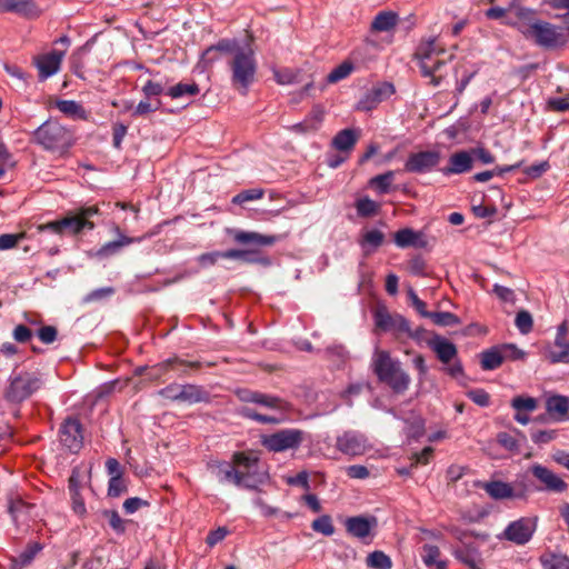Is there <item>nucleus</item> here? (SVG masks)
Listing matches in <instances>:
<instances>
[{
	"label": "nucleus",
	"instance_id": "nucleus-1",
	"mask_svg": "<svg viewBox=\"0 0 569 569\" xmlns=\"http://www.w3.org/2000/svg\"><path fill=\"white\" fill-rule=\"evenodd\" d=\"M231 86L242 96H246L250 86L254 82L257 73V60L250 46L239 49L228 62Z\"/></svg>",
	"mask_w": 569,
	"mask_h": 569
},
{
	"label": "nucleus",
	"instance_id": "nucleus-2",
	"mask_svg": "<svg viewBox=\"0 0 569 569\" xmlns=\"http://www.w3.org/2000/svg\"><path fill=\"white\" fill-rule=\"evenodd\" d=\"M43 386L42 375L38 370H13L9 385L4 389V400L10 405H21L30 399Z\"/></svg>",
	"mask_w": 569,
	"mask_h": 569
},
{
	"label": "nucleus",
	"instance_id": "nucleus-3",
	"mask_svg": "<svg viewBox=\"0 0 569 569\" xmlns=\"http://www.w3.org/2000/svg\"><path fill=\"white\" fill-rule=\"evenodd\" d=\"M98 213L99 209L97 206L81 207L74 214L43 224L41 230L57 234H62L64 231L71 234H78L84 229H94V223L90 219Z\"/></svg>",
	"mask_w": 569,
	"mask_h": 569
},
{
	"label": "nucleus",
	"instance_id": "nucleus-4",
	"mask_svg": "<svg viewBox=\"0 0 569 569\" xmlns=\"http://www.w3.org/2000/svg\"><path fill=\"white\" fill-rule=\"evenodd\" d=\"M34 141L46 150L64 151L72 144L70 132L57 121H44L33 131Z\"/></svg>",
	"mask_w": 569,
	"mask_h": 569
},
{
	"label": "nucleus",
	"instance_id": "nucleus-5",
	"mask_svg": "<svg viewBox=\"0 0 569 569\" xmlns=\"http://www.w3.org/2000/svg\"><path fill=\"white\" fill-rule=\"evenodd\" d=\"M380 382L387 385L396 393L408 389L410 378L393 358H377L372 365Z\"/></svg>",
	"mask_w": 569,
	"mask_h": 569
},
{
	"label": "nucleus",
	"instance_id": "nucleus-6",
	"mask_svg": "<svg viewBox=\"0 0 569 569\" xmlns=\"http://www.w3.org/2000/svg\"><path fill=\"white\" fill-rule=\"evenodd\" d=\"M533 30L528 39L532 40L538 47L546 50H558L566 47L569 40V27L565 28L551 22L540 20L532 27Z\"/></svg>",
	"mask_w": 569,
	"mask_h": 569
},
{
	"label": "nucleus",
	"instance_id": "nucleus-7",
	"mask_svg": "<svg viewBox=\"0 0 569 569\" xmlns=\"http://www.w3.org/2000/svg\"><path fill=\"white\" fill-rule=\"evenodd\" d=\"M375 325L378 329L385 332H392L396 335L406 333L409 337L419 340L421 335H425L423 329L411 331L410 322L401 315H391L387 308H378L373 313Z\"/></svg>",
	"mask_w": 569,
	"mask_h": 569
},
{
	"label": "nucleus",
	"instance_id": "nucleus-8",
	"mask_svg": "<svg viewBox=\"0 0 569 569\" xmlns=\"http://www.w3.org/2000/svg\"><path fill=\"white\" fill-rule=\"evenodd\" d=\"M456 539L459 543L453 547L452 553L457 560L468 566L470 569H481L482 559L479 551V545L467 531L456 530Z\"/></svg>",
	"mask_w": 569,
	"mask_h": 569
},
{
	"label": "nucleus",
	"instance_id": "nucleus-9",
	"mask_svg": "<svg viewBox=\"0 0 569 569\" xmlns=\"http://www.w3.org/2000/svg\"><path fill=\"white\" fill-rule=\"evenodd\" d=\"M528 471L536 479L538 485L536 491L561 495L567 492L568 483L555 471L540 463H533Z\"/></svg>",
	"mask_w": 569,
	"mask_h": 569
},
{
	"label": "nucleus",
	"instance_id": "nucleus-10",
	"mask_svg": "<svg viewBox=\"0 0 569 569\" xmlns=\"http://www.w3.org/2000/svg\"><path fill=\"white\" fill-rule=\"evenodd\" d=\"M303 440V431L299 429H282L271 435L263 436L261 443L271 452H282L299 448Z\"/></svg>",
	"mask_w": 569,
	"mask_h": 569
},
{
	"label": "nucleus",
	"instance_id": "nucleus-11",
	"mask_svg": "<svg viewBox=\"0 0 569 569\" xmlns=\"http://www.w3.org/2000/svg\"><path fill=\"white\" fill-rule=\"evenodd\" d=\"M232 462L237 466V469L243 472L244 481L242 487L248 489H254L258 485L262 483L266 473L259 471V459L246 452H236L232 458Z\"/></svg>",
	"mask_w": 569,
	"mask_h": 569
},
{
	"label": "nucleus",
	"instance_id": "nucleus-12",
	"mask_svg": "<svg viewBox=\"0 0 569 569\" xmlns=\"http://www.w3.org/2000/svg\"><path fill=\"white\" fill-rule=\"evenodd\" d=\"M343 525L350 537L368 545L375 537L378 520L375 516H352L348 517Z\"/></svg>",
	"mask_w": 569,
	"mask_h": 569
},
{
	"label": "nucleus",
	"instance_id": "nucleus-13",
	"mask_svg": "<svg viewBox=\"0 0 569 569\" xmlns=\"http://www.w3.org/2000/svg\"><path fill=\"white\" fill-rule=\"evenodd\" d=\"M395 92L396 89L391 82H378L362 94L357 102L356 109L366 112L371 111L382 101L389 99Z\"/></svg>",
	"mask_w": 569,
	"mask_h": 569
},
{
	"label": "nucleus",
	"instance_id": "nucleus-14",
	"mask_svg": "<svg viewBox=\"0 0 569 569\" xmlns=\"http://www.w3.org/2000/svg\"><path fill=\"white\" fill-rule=\"evenodd\" d=\"M60 442L71 452H78L83 445L82 425L77 418H67L59 429Z\"/></svg>",
	"mask_w": 569,
	"mask_h": 569
},
{
	"label": "nucleus",
	"instance_id": "nucleus-15",
	"mask_svg": "<svg viewBox=\"0 0 569 569\" xmlns=\"http://www.w3.org/2000/svg\"><path fill=\"white\" fill-rule=\"evenodd\" d=\"M536 530V522L531 518H520L510 522L503 530L501 538L509 540L516 545H526Z\"/></svg>",
	"mask_w": 569,
	"mask_h": 569
},
{
	"label": "nucleus",
	"instance_id": "nucleus-16",
	"mask_svg": "<svg viewBox=\"0 0 569 569\" xmlns=\"http://www.w3.org/2000/svg\"><path fill=\"white\" fill-rule=\"evenodd\" d=\"M440 162L438 151L427 150L409 154L405 162V170L410 173H427L432 171Z\"/></svg>",
	"mask_w": 569,
	"mask_h": 569
},
{
	"label": "nucleus",
	"instance_id": "nucleus-17",
	"mask_svg": "<svg viewBox=\"0 0 569 569\" xmlns=\"http://www.w3.org/2000/svg\"><path fill=\"white\" fill-rule=\"evenodd\" d=\"M337 449L347 456H361L363 455L369 446L367 438L356 431H346L337 438Z\"/></svg>",
	"mask_w": 569,
	"mask_h": 569
},
{
	"label": "nucleus",
	"instance_id": "nucleus-18",
	"mask_svg": "<svg viewBox=\"0 0 569 569\" xmlns=\"http://www.w3.org/2000/svg\"><path fill=\"white\" fill-rule=\"evenodd\" d=\"M66 56V50H52L34 58V64L39 71V80L44 81L54 76L59 70Z\"/></svg>",
	"mask_w": 569,
	"mask_h": 569
},
{
	"label": "nucleus",
	"instance_id": "nucleus-19",
	"mask_svg": "<svg viewBox=\"0 0 569 569\" xmlns=\"http://www.w3.org/2000/svg\"><path fill=\"white\" fill-rule=\"evenodd\" d=\"M36 509L34 503L27 502L19 496L9 499L8 511L17 526H28L37 516Z\"/></svg>",
	"mask_w": 569,
	"mask_h": 569
},
{
	"label": "nucleus",
	"instance_id": "nucleus-20",
	"mask_svg": "<svg viewBox=\"0 0 569 569\" xmlns=\"http://www.w3.org/2000/svg\"><path fill=\"white\" fill-rule=\"evenodd\" d=\"M236 39H220L216 44L208 47L201 54L200 63L204 69L211 67L217 60V52L230 53L234 57V52L242 49Z\"/></svg>",
	"mask_w": 569,
	"mask_h": 569
},
{
	"label": "nucleus",
	"instance_id": "nucleus-21",
	"mask_svg": "<svg viewBox=\"0 0 569 569\" xmlns=\"http://www.w3.org/2000/svg\"><path fill=\"white\" fill-rule=\"evenodd\" d=\"M113 230L117 233L118 239L113 240V241H109V242L104 243L101 248H99L97 251V256L99 258H108V257L114 256V254L119 253L124 247L130 246L136 242H140L142 240V238H140V237L133 238V237H128V236L123 234L121 232L120 228L117 226L114 227Z\"/></svg>",
	"mask_w": 569,
	"mask_h": 569
},
{
	"label": "nucleus",
	"instance_id": "nucleus-22",
	"mask_svg": "<svg viewBox=\"0 0 569 569\" xmlns=\"http://www.w3.org/2000/svg\"><path fill=\"white\" fill-rule=\"evenodd\" d=\"M393 241L397 247L405 249V248H426L427 247V240L425 238L423 232L416 231L411 228H403L395 232L393 234Z\"/></svg>",
	"mask_w": 569,
	"mask_h": 569
},
{
	"label": "nucleus",
	"instance_id": "nucleus-23",
	"mask_svg": "<svg viewBox=\"0 0 569 569\" xmlns=\"http://www.w3.org/2000/svg\"><path fill=\"white\" fill-rule=\"evenodd\" d=\"M419 343L426 342L427 346L436 353V356H456L457 349L456 346L449 341L447 338H443L438 335H431L425 330V335L420 336V339L417 340Z\"/></svg>",
	"mask_w": 569,
	"mask_h": 569
},
{
	"label": "nucleus",
	"instance_id": "nucleus-24",
	"mask_svg": "<svg viewBox=\"0 0 569 569\" xmlns=\"http://www.w3.org/2000/svg\"><path fill=\"white\" fill-rule=\"evenodd\" d=\"M472 157L468 151H459L449 158V166L441 169L445 176L460 174L472 169Z\"/></svg>",
	"mask_w": 569,
	"mask_h": 569
},
{
	"label": "nucleus",
	"instance_id": "nucleus-25",
	"mask_svg": "<svg viewBox=\"0 0 569 569\" xmlns=\"http://www.w3.org/2000/svg\"><path fill=\"white\" fill-rule=\"evenodd\" d=\"M14 12L24 17H37L39 10L32 0H0V13Z\"/></svg>",
	"mask_w": 569,
	"mask_h": 569
},
{
	"label": "nucleus",
	"instance_id": "nucleus-26",
	"mask_svg": "<svg viewBox=\"0 0 569 569\" xmlns=\"http://www.w3.org/2000/svg\"><path fill=\"white\" fill-rule=\"evenodd\" d=\"M420 557L428 569H448L447 559L442 558L439 547L435 545L423 543Z\"/></svg>",
	"mask_w": 569,
	"mask_h": 569
},
{
	"label": "nucleus",
	"instance_id": "nucleus-27",
	"mask_svg": "<svg viewBox=\"0 0 569 569\" xmlns=\"http://www.w3.org/2000/svg\"><path fill=\"white\" fill-rule=\"evenodd\" d=\"M385 242V233L378 229L365 230L358 243L365 256L375 253Z\"/></svg>",
	"mask_w": 569,
	"mask_h": 569
},
{
	"label": "nucleus",
	"instance_id": "nucleus-28",
	"mask_svg": "<svg viewBox=\"0 0 569 569\" xmlns=\"http://www.w3.org/2000/svg\"><path fill=\"white\" fill-rule=\"evenodd\" d=\"M445 48L438 44L437 37H430L420 42L416 50L415 59L418 60L420 64L423 63V61H431L433 57H438L445 53Z\"/></svg>",
	"mask_w": 569,
	"mask_h": 569
},
{
	"label": "nucleus",
	"instance_id": "nucleus-29",
	"mask_svg": "<svg viewBox=\"0 0 569 569\" xmlns=\"http://www.w3.org/2000/svg\"><path fill=\"white\" fill-rule=\"evenodd\" d=\"M210 395L202 387L196 385H181L178 402L188 405L208 402Z\"/></svg>",
	"mask_w": 569,
	"mask_h": 569
},
{
	"label": "nucleus",
	"instance_id": "nucleus-30",
	"mask_svg": "<svg viewBox=\"0 0 569 569\" xmlns=\"http://www.w3.org/2000/svg\"><path fill=\"white\" fill-rule=\"evenodd\" d=\"M220 482H231L236 486H242L244 481L243 472L237 469V466L229 462H220L217 472Z\"/></svg>",
	"mask_w": 569,
	"mask_h": 569
},
{
	"label": "nucleus",
	"instance_id": "nucleus-31",
	"mask_svg": "<svg viewBox=\"0 0 569 569\" xmlns=\"http://www.w3.org/2000/svg\"><path fill=\"white\" fill-rule=\"evenodd\" d=\"M234 240L242 244L253 243L257 246H272L277 241V237L250 231H237Z\"/></svg>",
	"mask_w": 569,
	"mask_h": 569
},
{
	"label": "nucleus",
	"instance_id": "nucleus-32",
	"mask_svg": "<svg viewBox=\"0 0 569 569\" xmlns=\"http://www.w3.org/2000/svg\"><path fill=\"white\" fill-rule=\"evenodd\" d=\"M358 140V133L355 129L347 128L340 130L332 139V147L339 151H350Z\"/></svg>",
	"mask_w": 569,
	"mask_h": 569
},
{
	"label": "nucleus",
	"instance_id": "nucleus-33",
	"mask_svg": "<svg viewBox=\"0 0 569 569\" xmlns=\"http://www.w3.org/2000/svg\"><path fill=\"white\" fill-rule=\"evenodd\" d=\"M399 20L393 11H380L371 22V29L378 32H388L395 29Z\"/></svg>",
	"mask_w": 569,
	"mask_h": 569
},
{
	"label": "nucleus",
	"instance_id": "nucleus-34",
	"mask_svg": "<svg viewBox=\"0 0 569 569\" xmlns=\"http://www.w3.org/2000/svg\"><path fill=\"white\" fill-rule=\"evenodd\" d=\"M485 491L496 500L513 499V492L511 490V483L503 482L500 480L485 482L482 485Z\"/></svg>",
	"mask_w": 569,
	"mask_h": 569
},
{
	"label": "nucleus",
	"instance_id": "nucleus-35",
	"mask_svg": "<svg viewBox=\"0 0 569 569\" xmlns=\"http://www.w3.org/2000/svg\"><path fill=\"white\" fill-rule=\"evenodd\" d=\"M546 410L557 420H562L569 410L568 398L563 396H551L546 400Z\"/></svg>",
	"mask_w": 569,
	"mask_h": 569
},
{
	"label": "nucleus",
	"instance_id": "nucleus-36",
	"mask_svg": "<svg viewBox=\"0 0 569 569\" xmlns=\"http://www.w3.org/2000/svg\"><path fill=\"white\" fill-rule=\"evenodd\" d=\"M323 119V111L320 107H316L312 109L311 113L301 122L296 123L293 126V129L297 132H309V131H316L319 129L320 123Z\"/></svg>",
	"mask_w": 569,
	"mask_h": 569
},
{
	"label": "nucleus",
	"instance_id": "nucleus-37",
	"mask_svg": "<svg viewBox=\"0 0 569 569\" xmlns=\"http://www.w3.org/2000/svg\"><path fill=\"white\" fill-rule=\"evenodd\" d=\"M90 482V470L82 467H74L69 477V491H79Z\"/></svg>",
	"mask_w": 569,
	"mask_h": 569
},
{
	"label": "nucleus",
	"instance_id": "nucleus-38",
	"mask_svg": "<svg viewBox=\"0 0 569 569\" xmlns=\"http://www.w3.org/2000/svg\"><path fill=\"white\" fill-rule=\"evenodd\" d=\"M200 92V88L196 82L177 83L167 89L166 94L171 99H180L184 97H194Z\"/></svg>",
	"mask_w": 569,
	"mask_h": 569
},
{
	"label": "nucleus",
	"instance_id": "nucleus-39",
	"mask_svg": "<svg viewBox=\"0 0 569 569\" xmlns=\"http://www.w3.org/2000/svg\"><path fill=\"white\" fill-rule=\"evenodd\" d=\"M440 370L445 371L459 382H463L465 373L459 358H439Z\"/></svg>",
	"mask_w": 569,
	"mask_h": 569
},
{
	"label": "nucleus",
	"instance_id": "nucleus-40",
	"mask_svg": "<svg viewBox=\"0 0 569 569\" xmlns=\"http://www.w3.org/2000/svg\"><path fill=\"white\" fill-rule=\"evenodd\" d=\"M393 179L395 172L389 170L385 173L372 177L369 180V186L375 188L379 194H386L391 190Z\"/></svg>",
	"mask_w": 569,
	"mask_h": 569
},
{
	"label": "nucleus",
	"instance_id": "nucleus-41",
	"mask_svg": "<svg viewBox=\"0 0 569 569\" xmlns=\"http://www.w3.org/2000/svg\"><path fill=\"white\" fill-rule=\"evenodd\" d=\"M513 499L528 500L529 496L536 490L526 476L518 477L511 482Z\"/></svg>",
	"mask_w": 569,
	"mask_h": 569
},
{
	"label": "nucleus",
	"instance_id": "nucleus-42",
	"mask_svg": "<svg viewBox=\"0 0 569 569\" xmlns=\"http://www.w3.org/2000/svg\"><path fill=\"white\" fill-rule=\"evenodd\" d=\"M442 64H445L443 60H435L432 63H430V61H423V63L419 64L421 76L429 78L433 87H438L441 83L442 78L435 76V73L440 70Z\"/></svg>",
	"mask_w": 569,
	"mask_h": 569
},
{
	"label": "nucleus",
	"instance_id": "nucleus-43",
	"mask_svg": "<svg viewBox=\"0 0 569 569\" xmlns=\"http://www.w3.org/2000/svg\"><path fill=\"white\" fill-rule=\"evenodd\" d=\"M57 108L66 116L78 119L86 118V111L83 107L74 100H59L57 101Z\"/></svg>",
	"mask_w": 569,
	"mask_h": 569
},
{
	"label": "nucleus",
	"instance_id": "nucleus-44",
	"mask_svg": "<svg viewBox=\"0 0 569 569\" xmlns=\"http://www.w3.org/2000/svg\"><path fill=\"white\" fill-rule=\"evenodd\" d=\"M357 214L362 218L376 216L379 211V204L369 197H362L356 201Z\"/></svg>",
	"mask_w": 569,
	"mask_h": 569
},
{
	"label": "nucleus",
	"instance_id": "nucleus-45",
	"mask_svg": "<svg viewBox=\"0 0 569 569\" xmlns=\"http://www.w3.org/2000/svg\"><path fill=\"white\" fill-rule=\"evenodd\" d=\"M366 563L372 569H390L392 567L390 557L379 550L369 553Z\"/></svg>",
	"mask_w": 569,
	"mask_h": 569
},
{
	"label": "nucleus",
	"instance_id": "nucleus-46",
	"mask_svg": "<svg viewBox=\"0 0 569 569\" xmlns=\"http://www.w3.org/2000/svg\"><path fill=\"white\" fill-rule=\"evenodd\" d=\"M543 569H569V558L562 555H543L541 558Z\"/></svg>",
	"mask_w": 569,
	"mask_h": 569
},
{
	"label": "nucleus",
	"instance_id": "nucleus-47",
	"mask_svg": "<svg viewBox=\"0 0 569 569\" xmlns=\"http://www.w3.org/2000/svg\"><path fill=\"white\" fill-rule=\"evenodd\" d=\"M251 399H252L253 403H258V405L271 408V409L283 410V409H286V405H287L282 399H280L278 397L261 393V392H257V395H253Z\"/></svg>",
	"mask_w": 569,
	"mask_h": 569
},
{
	"label": "nucleus",
	"instance_id": "nucleus-48",
	"mask_svg": "<svg viewBox=\"0 0 569 569\" xmlns=\"http://www.w3.org/2000/svg\"><path fill=\"white\" fill-rule=\"evenodd\" d=\"M477 356H525V352L519 350L515 345H502L486 349Z\"/></svg>",
	"mask_w": 569,
	"mask_h": 569
},
{
	"label": "nucleus",
	"instance_id": "nucleus-49",
	"mask_svg": "<svg viewBox=\"0 0 569 569\" xmlns=\"http://www.w3.org/2000/svg\"><path fill=\"white\" fill-rule=\"evenodd\" d=\"M353 69L355 67L350 61H343L330 71V73L327 76V82H339L340 80L346 79L353 71Z\"/></svg>",
	"mask_w": 569,
	"mask_h": 569
},
{
	"label": "nucleus",
	"instance_id": "nucleus-50",
	"mask_svg": "<svg viewBox=\"0 0 569 569\" xmlns=\"http://www.w3.org/2000/svg\"><path fill=\"white\" fill-rule=\"evenodd\" d=\"M430 320L439 327H452L460 323V319L449 311H433Z\"/></svg>",
	"mask_w": 569,
	"mask_h": 569
},
{
	"label": "nucleus",
	"instance_id": "nucleus-51",
	"mask_svg": "<svg viewBox=\"0 0 569 569\" xmlns=\"http://www.w3.org/2000/svg\"><path fill=\"white\" fill-rule=\"evenodd\" d=\"M160 99L149 100L144 98L141 100L132 111V117H141L158 111L161 108Z\"/></svg>",
	"mask_w": 569,
	"mask_h": 569
},
{
	"label": "nucleus",
	"instance_id": "nucleus-52",
	"mask_svg": "<svg viewBox=\"0 0 569 569\" xmlns=\"http://www.w3.org/2000/svg\"><path fill=\"white\" fill-rule=\"evenodd\" d=\"M167 89L163 83L153 80H147L141 88L143 97L149 100L159 99L158 97L166 93Z\"/></svg>",
	"mask_w": 569,
	"mask_h": 569
},
{
	"label": "nucleus",
	"instance_id": "nucleus-53",
	"mask_svg": "<svg viewBox=\"0 0 569 569\" xmlns=\"http://www.w3.org/2000/svg\"><path fill=\"white\" fill-rule=\"evenodd\" d=\"M568 328L567 322L563 321L557 328V335L555 338V343L560 348L558 356L567 357L569 356V340L567 339Z\"/></svg>",
	"mask_w": 569,
	"mask_h": 569
},
{
	"label": "nucleus",
	"instance_id": "nucleus-54",
	"mask_svg": "<svg viewBox=\"0 0 569 569\" xmlns=\"http://www.w3.org/2000/svg\"><path fill=\"white\" fill-rule=\"evenodd\" d=\"M511 406L516 411L532 412L538 408V401L532 397L518 396L511 400Z\"/></svg>",
	"mask_w": 569,
	"mask_h": 569
},
{
	"label": "nucleus",
	"instance_id": "nucleus-55",
	"mask_svg": "<svg viewBox=\"0 0 569 569\" xmlns=\"http://www.w3.org/2000/svg\"><path fill=\"white\" fill-rule=\"evenodd\" d=\"M515 323L522 335L529 333L533 327L531 313L527 310H520L516 316Z\"/></svg>",
	"mask_w": 569,
	"mask_h": 569
},
{
	"label": "nucleus",
	"instance_id": "nucleus-56",
	"mask_svg": "<svg viewBox=\"0 0 569 569\" xmlns=\"http://www.w3.org/2000/svg\"><path fill=\"white\" fill-rule=\"evenodd\" d=\"M311 528L321 532L325 536H331L335 532V527L332 525L331 517L328 515H323L312 521Z\"/></svg>",
	"mask_w": 569,
	"mask_h": 569
},
{
	"label": "nucleus",
	"instance_id": "nucleus-57",
	"mask_svg": "<svg viewBox=\"0 0 569 569\" xmlns=\"http://www.w3.org/2000/svg\"><path fill=\"white\" fill-rule=\"evenodd\" d=\"M263 193H264L263 190L259 189V188L247 189V190H243V191L239 192L238 194H236L232 198V203L243 204L248 201L258 200L263 197Z\"/></svg>",
	"mask_w": 569,
	"mask_h": 569
},
{
	"label": "nucleus",
	"instance_id": "nucleus-58",
	"mask_svg": "<svg viewBox=\"0 0 569 569\" xmlns=\"http://www.w3.org/2000/svg\"><path fill=\"white\" fill-rule=\"evenodd\" d=\"M102 516L108 519L110 527L117 533H123L126 531L124 521L116 510H104Z\"/></svg>",
	"mask_w": 569,
	"mask_h": 569
},
{
	"label": "nucleus",
	"instance_id": "nucleus-59",
	"mask_svg": "<svg viewBox=\"0 0 569 569\" xmlns=\"http://www.w3.org/2000/svg\"><path fill=\"white\" fill-rule=\"evenodd\" d=\"M71 498V508L72 511L80 518H84L87 516V508L84 503V499L79 491H69Z\"/></svg>",
	"mask_w": 569,
	"mask_h": 569
},
{
	"label": "nucleus",
	"instance_id": "nucleus-60",
	"mask_svg": "<svg viewBox=\"0 0 569 569\" xmlns=\"http://www.w3.org/2000/svg\"><path fill=\"white\" fill-rule=\"evenodd\" d=\"M492 292L503 302L515 303L516 302V293L512 289L495 283L492 288Z\"/></svg>",
	"mask_w": 569,
	"mask_h": 569
},
{
	"label": "nucleus",
	"instance_id": "nucleus-61",
	"mask_svg": "<svg viewBox=\"0 0 569 569\" xmlns=\"http://www.w3.org/2000/svg\"><path fill=\"white\" fill-rule=\"evenodd\" d=\"M23 237V233L0 234V250H10L14 248Z\"/></svg>",
	"mask_w": 569,
	"mask_h": 569
},
{
	"label": "nucleus",
	"instance_id": "nucleus-62",
	"mask_svg": "<svg viewBox=\"0 0 569 569\" xmlns=\"http://www.w3.org/2000/svg\"><path fill=\"white\" fill-rule=\"evenodd\" d=\"M37 336L41 342L46 345H50L56 341L58 336V330L53 326H43L37 331Z\"/></svg>",
	"mask_w": 569,
	"mask_h": 569
},
{
	"label": "nucleus",
	"instance_id": "nucleus-63",
	"mask_svg": "<svg viewBox=\"0 0 569 569\" xmlns=\"http://www.w3.org/2000/svg\"><path fill=\"white\" fill-rule=\"evenodd\" d=\"M126 485L122 477L110 478L108 485V496L109 497H119L122 492L126 491Z\"/></svg>",
	"mask_w": 569,
	"mask_h": 569
},
{
	"label": "nucleus",
	"instance_id": "nucleus-64",
	"mask_svg": "<svg viewBox=\"0 0 569 569\" xmlns=\"http://www.w3.org/2000/svg\"><path fill=\"white\" fill-rule=\"evenodd\" d=\"M550 168V164L548 161H541L539 163L531 164L527 168H525L523 172L530 178H539L545 172H547Z\"/></svg>",
	"mask_w": 569,
	"mask_h": 569
}]
</instances>
